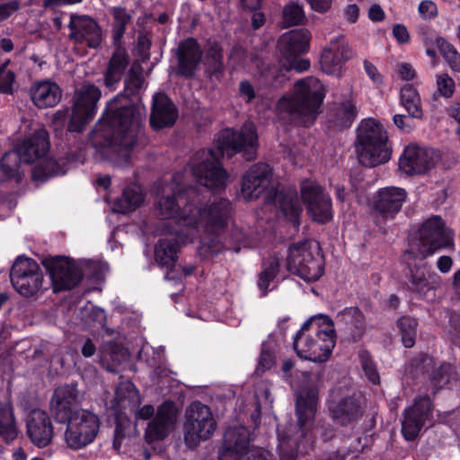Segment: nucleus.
<instances>
[{
  "instance_id": "f257e3e1",
  "label": "nucleus",
  "mask_w": 460,
  "mask_h": 460,
  "mask_svg": "<svg viewBox=\"0 0 460 460\" xmlns=\"http://www.w3.org/2000/svg\"><path fill=\"white\" fill-rule=\"evenodd\" d=\"M144 84L142 75L131 68L124 82V93L107 103L105 113L91 135L92 143L105 149V154L121 165L128 163L140 136L143 113L129 98L137 95Z\"/></svg>"
},
{
  "instance_id": "f03ea898",
  "label": "nucleus",
  "mask_w": 460,
  "mask_h": 460,
  "mask_svg": "<svg viewBox=\"0 0 460 460\" xmlns=\"http://www.w3.org/2000/svg\"><path fill=\"white\" fill-rule=\"evenodd\" d=\"M258 137L255 125L247 121L240 130L226 128L220 132L216 148L202 149L194 154L189 167L195 179L205 187L217 190L226 186L228 178L219 161L220 157L231 158L236 153L253 160L256 156Z\"/></svg>"
},
{
  "instance_id": "7ed1b4c3",
  "label": "nucleus",
  "mask_w": 460,
  "mask_h": 460,
  "mask_svg": "<svg viewBox=\"0 0 460 460\" xmlns=\"http://www.w3.org/2000/svg\"><path fill=\"white\" fill-rule=\"evenodd\" d=\"M197 202L198 199L187 206L181 216L184 229L178 236L183 243H192L202 232L218 235L232 217L233 207L227 199L216 198L204 204Z\"/></svg>"
},
{
  "instance_id": "20e7f679",
  "label": "nucleus",
  "mask_w": 460,
  "mask_h": 460,
  "mask_svg": "<svg viewBox=\"0 0 460 460\" xmlns=\"http://www.w3.org/2000/svg\"><path fill=\"white\" fill-rule=\"evenodd\" d=\"M336 344L332 320L325 314L310 317L304 323L294 339L296 354L306 360L324 362Z\"/></svg>"
},
{
  "instance_id": "39448f33",
  "label": "nucleus",
  "mask_w": 460,
  "mask_h": 460,
  "mask_svg": "<svg viewBox=\"0 0 460 460\" xmlns=\"http://www.w3.org/2000/svg\"><path fill=\"white\" fill-rule=\"evenodd\" d=\"M325 97V89L321 81L309 76L296 82L294 94L284 95L278 102L279 112H285L298 124L311 126L320 112Z\"/></svg>"
},
{
  "instance_id": "423d86ee",
  "label": "nucleus",
  "mask_w": 460,
  "mask_h": 460,
  "mask_svg": "<svg viewBox=\"0 0 460 460\" xmlns=\"http://www.w3.org/2000/svg\"><path fill=\"white\" fill-rule=\"evenodd\" d=\"M356 152L359 164L373 168L391 159L392 146L384 126L376 119L361 120L357 129Z\"/></svg>"
},
{
  "instance_id": "0eeeda50",
  "label": "nucleus",
  "mask_w": 460,
  "mask_h": 460,
  "mask_svg": "<svg viewBox=\"0 0 460 460\" xmlns=\"http://www.w3.org/2000/svg\"><path fill=\"white\" fill-rule=\"evenodd\" d=\"M183 173L176 172L170 183L158 182L156 186V213L162 219H174L177 229L181 232L184 224L181 216L185 208L197 199L196 188L185 186Z\"/></svg>"
},
{
  "instance_id": "6e6552de",
  "label": "nucleus",
  "mask_w": 460,
  "mask_h": 460,
  "mask_svg": "<svg viewBox=\"0 0 460 460\" xmlns=\"http://www.w3.org/2000/svg\"><path fill=\"white\" fill-rule=\"evenodd\" d=\"M453 243L451 231L445 226L441 217H429L411 235L410 249L403 254V259L409 263L410 260H420L432 255L437 250L447 247Z\"/></svg>"
},
{
  "instance_id": "1a4fd4ad",
  "label": "nucleus",
  "mask_w": 460,
  "mask_h": 460,
  "mask_svg": "<svg viewBox=\"0 0 460 460\" xmlns=\"http://www.w3.org/2000/svg\"><path fill=\"white\" fill-rule=\"evenodd\" d=\"M288 270L307 282L319 279L323 274V258L315 240H305L290 245Z\"/></svg>"
},
{
  "instance_id": "9d476101",
  "label": "nucleus",
  "mask_w": 460,
  "mask_h": 460,
  "mask_svg": "<svg viewBox=\"0 0 460 460\" xmlns=\"http://www.w3.org/2000/svg\"><path fill=\"white\" fill-rule=\"evenodd\" d=\"M10 279L13 288L24 297L38 296L47 289L40 266L31 258L19 256L12 266Z\"/></svg>"
},
{
  "instance_id": "9b49d317",
  "label": "nucleus",
  "mask_w": 460,
  "mask_h": 460,
  "mask_svg": "<svg viewBox=\"0 0 460 460\" xmlns=\"http://www.w3.org/2000/svg\"><path fill=\"white\" fill-rule=\"evenodd\" d=\"M217 424L208 406L200 402H192L185 411L184 441L189 448H195L202 440L208 439Z\"/></svg>"
},
{
  "instance_id": "f8f14e48",
  "label": "nucleus",
  "mask_w": 460,
  "mask_h": 460,
  "mask_svg": "<svg viewBox=\"0 0 460 460\" xmlns=\"http://www.w3.org/2000/svg\"><path fill=\"white\" fill-rule=\"evenodd\" d=\"M65 441L68 447L78 450L92 444L100 429V420L96 414L83 409L74 411L65 422Z\"/></svg>"
},
{
  "instance_id": "ddd939ff",
  "label": "nucleus",
  "mask_w": 460,
  "mask_h": 460,
  "mask_svg": "<svg viewBox=\"0 0 460 460\" xmlns=\"http://www.w3.org/2000/svg\"><path fill=\"white\" fill-rule=\"evenodd\" d=\"M310 39L311 32L307 29L292 30L280 37L279 49L286 60L284 66L288 70L302 73L309 69V60L299 57L308 51Z\"/></svg>"
},
{
  "instance_id": "4468645a",
  "label": "nucleus",
  "mask_w": 460,
  "mask_h": 460,
  "mask_svg": "<svg viewBox=\"0 0 460 460\" xmlns=\"http://www.w3.org/2000/svg\"><path fill=\"white\" fill-rule=\"evenodd\" d=\"M102 96L101 90L93 84H84L75 93V102L68 129L72 132L84 130L97 111V102Z\"/></svg>"
},
{
  "instance_id": "2eb2a0df",
  "label": "nucleus",
  "mask_w": 460,
  "mask_h": 460,
  "mask_svg": "<svg viewBox=\"0 0 460 460\" xmlns=\"http://www.w3.org/2000/svg\"><path fill=\"white\" fill-rule=\"evenodd\" d=\"M301 198L311 218L320 224L332 219L333 211L330 195L316 181L305 180L301 182Z\"/></svg>"
},
{
  "instance_id": "dca6fc26",
  "label": "nucleus",
  "mask_w": 460,
  "mask_h": 460,
  "mask_svg": "<svg viewBox=\"0 0 460 460\" xmlns=\"http://www.w3.org/2000/svg\"><path fill=\"white\" fill-rule=\"evenodd\" d=\"M45 266L52 280L54 292L75 288L82 279V272L75 261L63 256L51 258Z\"/></svg>"
},
{
  "instance_id": "f3484780",
  "label": "nucleus",
  "mask_w": 460,
  "mask_h": 460,
  "mask_svg": "<svg viewBox=\"0 0 460 460\" xmlns=\"http://www.w3.org/2000/svg\"><path fill=\"white\" fill-rule=\"evenodd\" d=\"M352 57L353 50L344 36H335L323 49L320 59L321 68L327 75L340 76L343 66Z\"/></svg>"
},
{
  "instance_id": "a211bd4d",
  "label": "nucleus",
  "mask_w": 460,
  "mask_h": 460,
  "mask_svg": "<svg viewBox=\"0 0 460 460\" xmlns=\"http://www.w3.org/2000/svg\"><path fill=\"white\" fill-rule=\"evenodd\" d=\"M431 401L429 396H420L414 404L404 410L402 433L408 441L414 440L431 417Z\"/></svg>"
},
{
  "instance_id": "6ab92c4d",
  "label": "nucleus",
  "mask_w": 460,
  "mask_h": 460,
  "mask_svg": "<svg viewBox=\"0 0 460 460\" xmlns=\"http://www.w3.org/2000/svg\"><path fill=\"white\" fill-rule=\"evenodd\" d=\"M438 160V154L432 148L409 145L399 159V168L406 174L424 173L430 170Z\"/></svg>"
},
{
  "instance_id": "aec40b11",
  "label": "nucleus",
  "mask_w": 460,
  "mask_h": 460,
  "mask_svg": "<svg viewBox=\"0 0 460 460\" xmlns=\"http://www.w3.org/2000/svg\"><path fill=\"white\" fill-rule=\"evenodd\" d=\"M68 29L69 39L77 44L85 43L89 48L96 49L102 43V29L89 15L71 14Z\"/></svg>"
},
{
  "instance_id": "412c9836",
  "label": "nucleus",
  "mask_w": 460,
  "mask_h": 460,
  "mask_svg": "<svg viewBox=\"0 0 460 460\" xmlns=\"http://www.w3.org/2000/svg\"><path fill=\"white\" fill-rule=\"evenodd\" d=\"M271 180V168L265 163L252 165L243 174L241 195L246 201L259 199L268 189Z\"/></svg>"
},
{
  "instance_id": "4be33fe9",
  "label": "nucleus",
  "mask_w": 460,
  "mask_h": 460,
  "mask_svg": "<svg viewBox=\"0 0 460 460\" xmlns=\"http://www.w3.org/2000/svg\"><path fill=\"white\" fill-rule=\"evenodd\" d=\"M177 420V410L171 402L162 403L154 419L148 423L145 439L147 443L164 440L174 429Z\"/></svg>"
},
{
  "instance_id": "5701e85b",
  "label": "nucleus",
  "mask_w": 460,
  "mask_h": 460,
  "mask_svg": "<svg viewBox=\"0 0 460 460\" xmlns=\"http://www.w3.org/2000/svg\"><path fill=\"white\" fill-rule=\"evenodd\" d=\"M26 433L31 443L43 448L48 447L53 438V425L48 412L35 408L26 417Z\"/></svg>"
},
{
  "instance_id": "b1692460",
  "label": "nucleus",
  "mask_w": 460,
  "mask_h": 460,
  "mask_svg": "<svg viewBox=\"0 0 460 460\" xmlns=\"http://www.w3.org/2000/svg\"><path fill=\"white\" fill-rule=\"evenodd\" d=\"M251 441V433L245 427L238 426L227 429L225 432L218 460L240 459L252 447Z\"/></svg>"
},
{
  "instance_id": "393cba45",
  "label": "nucleus",
  "mask_w": 460,
  "mask_h": 460,
  "mask_svg": "<svg viewBox=\"0 0 460 460\" xmlns=\"http://www.w3.org/2000/svg\"><path fill=\"white\" fill-rule=\"evenodd\" d=\"M49 146L48 132L44 128H38L26 136L12 151L17 152L22 163L31 164L43 157Z\"/></svg>"
},
{
  "instance_id": "a878e982",
  "label": "nucleus",
  "mask_w": 460,
  "mask_h": 460,
  "mask_svg": "<svg viewBox=\"0 0 460 460\" xmlns=\"http://www.w3.org/2000/svg\"><path fill=\"white\" fill-rule=\"evenodd\" d=\"M79 402V392L75 385L58 387L50 400L51 413L58 423H65L74 413L72 407Z\"/></svg>"
},
{
  "instance_id": "bb28decb",
  "label": "nucleus",
  "mask_w": 460,
  "mask_h": 460,
  "mask_svg": "<svg viewBox=\"0 0 460 460\" xmlns=\"http://www.w3.org/2000/svg\"><path fill=\"white\" fill-rule=\"evenodd\" d=\"M406 197L407 192L402 188H382L374 198V209L385 218H394L401 210Z\"/></svg>"
},
{
  "instance_id": "cd10ccee",
  "label": "nucleus",
  "mask_w": 460,
  "mask_h": 460,
  "mask_svg": "<svg viewBox=\"0 0 460 460\" xmlns=\"http://www.w3.org/2000/svg\"><path fill=\"white\" fill-rule=\"evenodd\" d=\"M318 390L316 387L303 388L296 394V411L297 423L305 438L316 412Z\"/></svg>"
},
{
  "instance_id": "c85d7f7f",
  "label": "nucleus",
  "mask_w": 460,
  "mask_h": 460,
  "mask_svg": "<svg viewBox=\"0 0 460 460\" xmlns=\"http://www.w3.org/2000/svg\"><path fill=\"white\" fill-rule=\"evenodd\" d=\"M411 261L407 262L411 271L408 288L419 297L428 298L429 293L440 286L441 279L436 272L431 271L426 263H422L421 266L414 265L411 268Z\"/></svg>"
},
{
  "instance_id": "c756f323",
  "label": "nucleus",
  "mask_w": 460,
  "mask_h": 460,
  "mask_svg": "<svg viewBox=\"0 0 460 460\" xmlns=\"http://www.w3.org/2000/svg\"><path fill=\"white\" fill-rule=\"evenodd\" d=\"M178 112L172 102L164 93H156L153 98L150 124L155 128L172 127L176 121Z\"/></svg>"
},
{
  "instance_id": "7c9ffc66",
  "label": "nucleus",
  "mask_w": 460,
  "mask_h": 460,
  "mask_svg": "<svg viewBox=\"0 0 460 460\" xmlns=\"http://www.w3.org/2000/svg\"><path fill=\"white\" fill-rule=\"evenodd\" d=\"M164 232L173 235V237H166L158 241L155 245V258L160 266L169 269L173 267L176 261L179 245L187 243L181 242L178 236L180 231H173L168 224H164Z\"/></svg>"
},
{
  "instance_id": "2f4dec72",
  "label": "nucleus",
  "mask_w": 460,
  "mask_h": 460,
  "mask_svg": "<svg viewBox=\"0 0 460 460\" xmlns=\"http://www.w3.org/2000/svg\"><path fill=\"white\" fill-rule=\"evenodd\" d=\"M328 407L334 421L342 426L356 421L362 415L358 402L352 396L339 400L333 397Z\"/></svg>"
},
{
  "instance_id": "473e14b6",
  "label": "nucleus",
  "mask_w": 460,
  "mask_h": 460,
  "mask_svg": "<svg viewBox=\"0 0 460 460\" xmlns=\"http://www.w3.org/2000/svg\"><path fill=\"white\" fill-rule=\"evenodd\" d=\"M30 94L38 108L45 109L56 106L61 100L62 92L58 84L47 80L34 83Z\"/></svg>"
},
{
  "instance_id": "72a5a7b5",
  "label": "nucleus",
  "mask_w": 460,
  "mask_h": 460,
  "mask_svg": "<svg viewBox=\"0 0 460 460\" xmlns=\"http://www.w3.org/2000/svg\"><path fill=\"white\" fill-rule=\"evenodd\" d=\"M201 58V50L198 42L189 38L182 41L178 48V73L190 77L193 75Z\"/></svg>"
},
{
  "instance_id": "f704fd0d",
  "label": "nucleus",
  "mask_w": 460,
  "mask_h": 460,
  "mask_svg": "<svg viewBox=\"0 0 460 460\" xmlns=\"http://www.w3.org/2000/svg\"><path fill=\"white\" fill-rule=\"evenodd\" d=\"M336 321L344 326L353 341L361 339L367 329L365 316L357 306L346 307L339 312Z\"/></svg>"
},
{
  "instance_id": "c9c22d12",
  "label": "nucleus",
  "mask_w": 460,
  "mask_h": 460,
  "mask_svg": "<svg viewBox=\"0 0 460 460\" xmlns=\"http://www.w3.org/2000/svg\"><path fill=\"white\" fill-rule=\"evenodd\" d=\"M128 64L129 58L126 50L120 48L117 49L112 54L104 73V84L107 88L111 90L116 88Z\"/></svg>"
},
{
  "instance_id": "e433bc0d",
  "label": "nucleus",
  "mask_w": 460,
  "mask_h": 460,
  "mask_svg": "<svg viewBox=\"0 0 460 460\" xmlns=\"http://www.w3.org/2000/svg\"><path fill=\"white\" fill-rule=\"evenodd\" d=\"M18 436V428L13 404L0 401V438L6 443L13 442Z\"/></svg>"
},
{
  "instance_id": "4c0bfd02",
  "label": "nucleus",
  "mask_w": 460,
  "mask_h": 460,
  "mask_svg": "<svg viewBox=\"0 0 460 460\" xmlns=\"http://www.w3.org/2000/svg\"><path fill=\"white\" fill-rule=\"evenodd\" d=\"M128 353L123 347L114 343L106 342L100 349V361L109 371H115L116 367L127 361Z\"/></svg>"
},
{
  "instance_id": "58836bf2",
  "label": "nucleus",
  "mask_w": 460,
  "mask_h": 460,
  "mask_svg": "<svg viewBox=\"0 0 460 460\" xmlns=\"http://www.w3.org/2000/svg\"><path fill=\"white\" fill-rule=\"evenodd\" d=\"M143 201L141 187L131 184L123 190L121 197L115 202L114 209L119 213H128L138 208Z\"/></svg>"
},
{
  "instance_id": "ea45409f",
  "label": "nucleus",
  "mask_w": 460,
  "mask_h": 460,
  "mask_svg": "<svg viewBox=\"0 0 460 460\" xmlns=\"http://www.w3.org/2000/svg\"><path fill=\"white\" fill-rule=\"evenodd\" d=\"M279 207L289 220L296 223L302 212V205L297 192L294 190H287L277 194Z\"/></svg>"
},
{
  "instance_id": "a19ab883",
  "label": "nucleus",
  "mask_w": 460,
  "mask_h": 460,
  "mask_svg": "<svg viewBox=\"0 0 460 460\" xmlns=\"http://www.w3.org/2000/svg\"><path fill=\"white\" fill-rule=\"evenodd\" d=\"M65 160L45 159L37 164L32 170V178L35 181H44L49 177L63 175L66 172Z\"/></svg>"
},
{
  "instance_id": "79ce46f5",
  "label": "nucleus",
  "mask_w": 460,
  "mask_h": 460,
  "mask_svg": "<svg viewBox=\"0 0 460 460\" xmlns=\"http://www.w3.org/2000/svg\"><path fill=\"white\" fill-rule=\"evenodd\" d=\"M357 116V108L352 99L341 102L331 114V121L339 128L351 126Z\"/></svg>"
},
{
  "instance_id": "37998d69",
  "label": "nucleus",
  "mask_w": 460,
  "mask_h": 460,
  "mask_svg": "<svg viewBox=\"0 0 460 460\" xmlns=\"http://www.w3.org/2000/svg\"><path fill=\"white\" fill-rule=\"evenodd\" d=\"M115 402L122 409L133 410L138 405L140 398L135 385L129 381L120 382L116 389Z\"/></svg>"
},
{
  "instance_id": "c03bdc74",
  "label": "nucleus",
  "mask_w": 460,
  "mask_h": 460,
  "mask_svg": "<svg viewBox=\"0 0 460 460\" xmlns=\"http://www.w3.org/2000/svg\"><path fill=\"white\" fill-rule=\"evenodd\" d=\"M400 102L411 117L415 119L421 118L422 109L420 97L417 90L411 84H405L402 87Z\"/></svg>"
},
{
  "instance_id": "a18cd8bd",
  "label": "nucleus",
  "mask_w": 460,
  "mask_h": 460,
  "mask_svg": "<svg viewBox=\"0 0 460 460\" xmlns=\"http://www.w3.org/2000/svg\"><path fill=\"white\" fill-rule=\"evenodd\" d=\"M306 22L307 17L300 1L291 0L283 7L282 22L284 27L303 25Z\"/></svg>"
},
{
  "instance_id": "49530a36",
  "label": "nucleus",
  "mask_w": 460,
  "mask_h": 460,
  "mask_svg": "<svg viewBox=\"0 0 460 460\" xmlns=\"http://www.w3.org/2000/svg\"><path fill=\"white\" fill-rule=\"evenodd\" d=\"M113 16L112 38L115 42H119L125 34L127 25L131 22L132 16L126 8L121 6H113L110 9Z\"/></svg>"
},
{
  "instance_id": "de8ad7c7",
  "label": "nucleus",
  "mask_w": 460,
  "mask_h": 460,
  "mask_svg": "<svg viewBox=\"0 0 460 460\" xmlns=\"http://www.w3.org/2000/svg\"><path fill=\"white\" fill-rule=\"evenodd\" d=\"M21 161L17 152H6L0 159V182L8 181L18 174Z\"/></svg>"
},
{
  "instance_id": "09e8293b",
  "label": "nucleus",
  "mask_w": 460,
  "mask_h": 460,
  "mask_svg": "<svg viewBox=\"0 0 460 460\" xmlns=\"http://www.w3.org/2000/svg\"><path fill=\"white\" fill-rule=\"evenodd\" d=\"M397 326L403 346L406 348L413 347L417 335V320L409 316H403L398 319Z\"/></svg>"
},
{
  "instance_id": "8fccbe9b",
  "label": "nucleus",
  "mask_w": 460,
  "mask_h": 460,
  "mask_svg": "<svg viewBox=\"0 0 460 460\" xmlns=\"http://www.w3.org/2000/svg\"><path fill=\"white\" fill-rule=\"evenodd\" d=\"M263 270L259 275L258 287L262 296L268 293L270 282L275 279L279 272V262L276 258L270 259L263 265Z\"/></svg>"
},
{
  "instance_id": "3c124183",
  "label": "nucleus",
  "mask_w": 460,
  "mask_h": 460,
  "mask_svg": "<svg viewBox=\"0 0 460 460\" xmlns=\"http://www.w3.org/2000/svg\"><path fill=\"white\" fill-rule=\"evenodd\" d=\"M226 249L217 236L202 239L198 252L203 259H212Z\"/></svg>"
},
{
  "instance_id": "603ef678",
  "label": "nucleus",
  "mask_w": 460,
  "mask_h": 460,
  "mask_svg": "<svg viewBox=\"0 0 460 460\" xmlns=\"http://www.w3.org/2000/svg\"><path fill=\"white\" fill-rule=\"evenodd\" d=\"M296 438H281L278 446L279 460H296L298 454Z\"/></svg>"
},
{
  "instance_id": "864d4df0",
  "label": "nucleus",
  "mask_w": 460,
  "mask_h": 460,
  "mask_svg": "<svg viewBox=\"0 0 460 460\" xmlns=\"http://www.w3.org/2000/svg\"><path fill=\"white\" fill-rule=\"evenodd\" d=\"M359 361L367 379L374 385L379 383V374L369 353L366 350L359 351Z\"/></svg>"
},
{
  "instance_id": "5fc2aeb1",
  "label": "nucleus",
  "mask_w": 460,
  "mask_h": 460,
  "mask_svg": "<svg viewBox=\"0 0 460 460\" xmlns=\"http://www.w3.org/2000/svg\"><path fill=\"white\" fill-rule=\"evenodd\" d=\"M10 61L6 60L0 66V92L4 93L12 92V85L15 79L14 73L6 69Z\"/></svg>"
},
{
  "instance_id": "6e6d98bb",
  "label": "nucleus",
  "mask_w": 460,
  "mask_h": 460,
  "mask_svg": "<svg viewBox=\"0 0 460 460\" xmlns=\"http://www.w3.org/2000/svg\"><path fill=\"white\" fill-rule=\"evenodd\" d=\"M238 460H274L267 450L252 446Z\"/></svg>"
},
{
  "instance_id": "4d7b16f0",
  "label": "nucleus",
  "mask_w": 460,
  "mask_h": 460,
  "mask_svg": "<svg viewBox=\"0 0 460 460\" xmlns=\"http://www.w3.org/2000/svg\"><path fill=\"white\" fill-rule=\"evenodd\" d=\"M437 84L438 92L444 97L449 98L453 94L455 89V82L447 74H443L438 76Z\"/></svg>"
},
{
  "instance_id": "13d9d810",
  "label": "nucleus",
  "mask_w": 460,
  "mask_h": 460,
  "mask_svg": "<svg viewBox=\"0 0 460 460\" xmlns=\"http://www.w3.org/2000/svg\"><path fill=\"white\" fill-rule=\"evenodd\" d=\"M420 16L423 20H431L438 16V7L431 0H423L418 6Z\"/></svg>"
},
{
  "instance_id": "bf43d9fd",
  "label": "nucleus",
  "mask_w": 460,
  "mask_h": 460,
  "mask_svg": "<svg viewBox=\"0 0 460 460\" xmlns=\"http://www.w3.org/2000/svg\"><path fill=\"white\" fill-rule=\"evenodd\" d=\"M239 96L249 103L255 99L254 87L248 80H243L239 84Z\"/></svg>"
},
{
  "instance_id": "052dcab7",
  "label": "nucleus",
  "mask_w": 460,
  "mask_h": 460,
  "mask_svg": "<svg viewBox=\"0 0 460 460\" xmlns=\"http://www.w3.org/2000/svg\"><path fill=\"white\" fill-rule=\"evenodd\" d=\"M19 9L20 2L17 0L0 4V22L6 20Z\"/></svg>"
},
{
  "instance_id": "680f3d73",
  "label": "nucleus",
  "mask_w": 460,
  "mask_h": 460,
  "mask_svg": "<svg viewBox=\"0 0 460 460\" xmlns=\"http://www.w3.org/2000/svg\"><path fill=\"white\" fill-rule=\"evenodd\" d=\"M229 59L234 66H242L246 65L248 57L243 48L235 47L232 49Z\"/></svg>"
},
{
  "instance_id": "e2e57ef3",
  "label": "nucleus",
  "mask_w": 460,
  "mask_h": 460,
  "mask_svg": "<svg viewBox=\"0 0 460 460\" xmlns=\"http://www.w3.org/2000/svg\"><path fill=\"white\" fill-rule=\"evenodd\" d=\"M397 72L402 80L411 81L415 78L416 71L411 65L401 63L397 66Z\"/></svg>"
},
{
  "instance_id": "0e129e2a",
  "label": "nucleus",
  "mask_w": 460,
  "mask_h": 460,
  "mask_svg": "<svg viewBox=\"0 0 460 460\" xmlns=\"http://www.w3.org/2000/svg\"><path fill=\"white\" fill-rule=\"evenodd\" d=\"M449 369L448 365H442L438 369V373L432 378V384L436 387H442L444 385L448 383V378L447 376V371Z\"/></svg>"
},
{
  "instance_id": "69168bd1",
  "label": "nucleus",
  "mask_w": 460,
  "mask_h": 460,
  "mask_svg": "<svg viewBox=\"0 0 460 460\" xmlns=\"http://www.w3.org/2000/svg\"><path fill=\"white\" fill-rule=\"evenodd\" d=\"M393 35L400 44L407 43L410 40L409 31L402 24H395L393 27Z\"/></svg>"
},
{
  "instance_id": "338daca9",
  "label": "nucleus",
  "mask_w": 460,
  "mask_h": 460,
  "mask_svg": "<svg viewBox=\"0 0 460 460\" xmlns=\"http://www.w3.org/2000/svg\"><path fill=\"white\" fill-rule=\"evenodd\" d=\"M209 58L212 59V66L216 72L222 69L223 55L221 49L217 47H213L208 53Z\"/></svg>"
},
{
  "instance_id": "774afa93",
  "label": "nucleus",
  "mask_w": 460,
  "mask_h": 460,
  "mask_svg": "<svg viewBox=\"0 0 460 460\" xmlns=\"http://www.w3.org/2000/svg\"><path fill=\"white\" fill-rule=\"evenodd\" d=\"M435 43L443 58L448 56L450 53L456 49L452 44H450L447 40H446V39L442 37L436 38Z\"/></svg>"
}]
</instances>
